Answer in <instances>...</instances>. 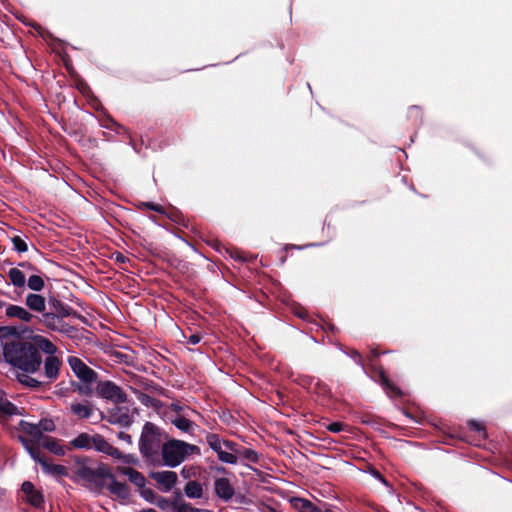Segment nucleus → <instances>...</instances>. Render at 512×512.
Returning a JSON list of instances; mask_svg holds the SVG:
<instances>
[{
    "mask_svg": "<svg viewBox=\"0 0 512 512\" xmlns=\"http://www.w3.org/2000/svg\"><path fill=\"white\" fill-rule=\"evenodd\" d=\"M18 19L25 26L32 27L34 30H36L38 35L40 37H42L43 39H45L46 41H52V42L58 41V39L56 37H54V35L49 30L43 29L39 24H37L35 22L28 21L25 18H18Z\"/></svg>",
    "mask_w": 512,
    "mask_h": 512,
    "instance_id": "b1692460",
    "label": "nucleus"
},
{
    "mask_svg": "<svg viewBox=\"0 0 512 512\" xmlns=\"http://www.w3.org/2000/svg\"><path fill=\"white\" fill-rule=\"evenodd\" d=\"M12 241H13L14 249L17 250L18 252H25V251H27V245L24 242V240H22L20 237L15 236L12 239Z\"/></svg>",
    "mask_w": 512,
    "mask_h": 512,
    "instance_id": "ea45409f",
    "label": "nucleus"
},
{
    "mask_svg": "<svg viewBox=\"0 0 512 512\" xmlns=\"http://www.w3.org/2000/svg\"><path fill=\"white\" fill-rule=\"evenodd\" d=\"M193 454L200 455V448L181 440L172 439L162 446V458L169 467L180 465Z\"/></svg>",
    "mask_w": 512,
    "mask_h": 512,
    "instance_id": "f03ea898",
    "label": "nucleus"
},
{
    "mask_svg": "<svg viewBox=\"0 0 512 512\" xmlns=\"http://www.w3.org/2000/svg\"><path fill=\"white\" fill-rule=\"evenodd\" d=\"M155 505L163 511H174L175 501L162 496H158L155 499Z\"/></svg>",
    "mask_w": 512,
    "mask_h": 512,
    "instance_id": "72a5a7b5",
    "label": "nucleus"
},
{
    "mask_svg": "<svg viewBox=\"0 0 512 512\" xmlns=\"http://www.w3.org/2000/svg\"><path fill=\"white\" fill-rule=\"evenodd\" d=\"M468 424H469V426H470L472 429H474V430H476V431H479V432H480V431H482V430H483V426H482V424H481V423H479V422H477V421L472 420V421H469V422H468Z\"/></svg>",
    "mask_w": 512,
    "mask_h": 512,
    "instance_id": "de8ad7c7",
    "label": "nucleus"
},
{
    "mask_svg": "<svg viewBox=\"0 0 512 512\" xmlns=\"http://www.w3.org/2000/svg\"><path fill=\"white\" fill-rule=\"evenodd\" d=\"M110 447L111 444L108 443L103 436L99 434L93 435L92 448L96 451L106 454L109 452Z\"/></svg>",
    "mask_w": 512,
    "mask_h": 512,
    "instance_id": "2f4dec72",
    "label": "nucleus"
},
{
    "mask_svg": "<svg viewBox=\"0 0 512 512\" xmlns=\"http://www.w3.org/2000/svg\"><path fill=\"white\" fill-rule=\"evenodd\" d=\"M326 429L333 433H339L344 430V425L340 422H333L326 426Z\"/></svg>",
    "mask_w": 512,
    "mask_h": 512,
    "instance_id": "a19ab883",
    "label": "nucleus"
},
{
    "mask_svg": "<svg viewBox=\"0 0 512 512\" xmlns=\"http://www.w3.org/2000/svg\"><path fill=\"white\" fill-rule=\"evenodd\" d=\"M3 357L12 366L21 370L17 380L28 387L39 388L43 381L30 374L38 373L42 358L37 348L30 342L16 340L3 344Z\"/></svg>",
    "mask_w": 512,
    "mask_h": 512,
    "instance_id": "f257e3e1",
    "label": "nucleus"
},
{
    "mask_svg": "<svg viewBox=\"0 0 512 512\" xmlns=\"http://www.w3.org/2000/svg\"><path fill=\"white\" fill-rule=\"evenodd\" d=\"M18 414H20L19 408L8 400L4 392L0 391V422L4 423Z\"/></svg>",
    "mask_w": 512,
    "mask_h": 512,
    "instance_id": "4468645a",
    "label": "nucleus"
},
{
    "mask_svg": "<svg viewBox=\"0 0 512 512\" xmlns=\"http://www.w3.org/2000/svg\"><path fill=\"white\" fill-rule=\"evenodd\" d=\"M407 117L414 125H421L423 122V113L420 106L412 105L408 109Z\"/></svg>",
    "mask_w": 512,
    "mask_h": 512,
    "instance_id": "473e14b6",
    "label": "nucleus"
},
{
    "mask_svg": "<svg viewBox=\"0 0 512 512\" xmlns=\"http://www.w3.org/2000/svg\"><path fill=\"white\" fill-rule=\"evenodd\" d=\"M68 363L74 374L84 383L97 380V373L77 357H70Z\"/></svg>",
    "mask_w": 512,
    "mask_h": 512,
    "instance_id": "1a4fd4ad",
    "label": "nucleus"
},
{
    "mask_svg": "<svg viewBox=\"0 0 512 512\" xmlns=\"http://www.w3.org/2000/svg\"><path fill=\"white\" fill-rule=\"evenodd\" d=\"M24 446L31 458L38 462L44 473L53 477H63L68 475V470L63 465L49 463L45 458L41 457L39 447H35L29 442H24Z\"/></svg>",
    "mask_w": 512,
    "mask_h": 512,
    "instance_id": "423d86ee",
    "label": "nucleus"
},
{
    "mask_svg": "<svg viewBox=\"0 0 512 512\" xmlns=\"http://www.w3.org/2000/svg\"><path fill=\"white\" fill-rule=\"evenodd\" d=\"M40 444L55 455L63 456L65 454L60 441L55 438L44 437Z\"/></svg>",
    "mask_w": 512,
    "mask_h": 512,
    "instance_id": "5701e85b",
    "label": "nucleus"
},
{
    "mask_svg": "<svg viewBox=\"0 0 512 512\" xmlns=\"http://www.w3.org/2000/svg\"><path fill=\"white\" fill-rule=\"evenodd\" d=\"M307 87H308V89L310 90V92L312 93V88H311L310 83H307Z\"/></svg>",
    "mask_w": 512,
    "mask_h": 512,
    "instance_id": "052dcab7",
    "label": "nucleus"
},
{
    "mask_svg": "<svg viewBox=\"0 0 512 512\" xmlns=\"http://www.w3.org/2000/svg\"><path fill=\"white\" fill-rule=\"evenodd\" d=\"M108 421L111 424L128 427L132 423V417L126 409L118 407L109 413Z\"/></svg>",
    "mask_w": 512,
    "mask_h": 512,
    "instance_id": "dca6fc26",
    "label": "nucleus"
},
{
    "mask_svg": "<svg viewBox=\"0 0 512 512\" xmlns=\"http://www.w3.org/2000/svg\"><path fill=\"white\" fill-rule=\"evenodd\" d=\"M118 438L123 441H126L127 443H131V436L125 432H120L118 434Z\"/></svg>",
    "mask_w": 512,
    "mask_h": 512,
    "instance_id": "3c124183",
    "label": "nucleus"
},
{
    "mask_svg": "<svg viewBox=\"0 0 512 512\" xmlns=\"http://www.w3.org/2000/svg\"><path fill=\"white\" fill-rule=\"evenodd\" d=\"M174 511L175 512H200V509L194 508L190 503H187L182 499H177V500H175Z\"/></svg>",
    "mask_w": 512,
    "mask_h": 512,
    "instance_id": "f704fd0d",
    "label": "nucleus"
},
{
    "mask_svg": "<svg viewBox=\"0 0 512 512\" xmlns=\"http://www.w3.org/2000/svg\"><path fill=\"white\" fill-rule=\"evenodd\" d=\"M227 253H229V255L236 259L237 261H240V262H245L246 261V258L238 251H231L230 249H227Z\"/></svg>",
    "mask_w": 512,
    "mask_h": 512,
    "instance_id": "c03bdc74",
    "label": "nucleus"
},
{
    "mask_svg": "<svg viewBox=\"0 0 512 512\" xmlns=\"http://www.w3.org/2000/svg\"><path fill=\"white\" fill-rule=\"evenodd\" d=\"M33 340V345L37 348L38 351L40 349L44 353L48 354V356H55L54 354L57 351V347L49 339L38 335L35 336Z\"/></svg>",
    "mask_w": 512,
    "mask_h": 512,
    "instance_id": "4be33fe9",
    "label": "nucleus"
},
{
    "mask_svg": "<svg viewBox=\"0 0 512 512\" xmlns=\"http://www.w3.org/2000/svg\"><path fill=\"white\" fill-rule=\"evenodd\" d=\"M143 496L144 498L149 501V502H154L155 503V499L157 498L154 494V492L152 490H146L143 492Z\"/></svg>",
    "mask_w": 512,
    "mask_h": 512,
    "instance_id": "49530a36",
    "label": "nucleus"
},
{
    "mask_svg": "<svg viewBox=\"0 0 512 512\" xmlns=\"http://www.w3.org/2000/svg\"><path fill=\"white\" fill-rule=\"evenodd\" d=\"M116 259H117V261H119V262H124V261H125V257H124L123 255H118V256L116 257Z\"/></svg>",
    "mask_w": 512,
    "mask_h": 512,
    "instance_id": "5fc2aeb1",
    "label": "nucleus"
},
{
    "mask_svg": "<svg viewBox=\"0 0 512 512\" xmlns=\"http://www.w3.org/2000/svg\"><path fill=\"white\" fill-rule=\"evenodd\" d=\"M159 446L160 435L157 427L150 422L145 423L139 441L141 453L146 457H150L157 452Z\"/></svg>",
    "mask_w": 512,
    "mask_h": 512,
    "instance_id": "39448f33",
    "label": "nucleus"
},
{
    "mask_svg": "<svg viewBox=\"0 0 512 512\" xmlns=\"http://www.w3.org/2000/svg\"><path fill=\"white\" fill-rule=\"evenodd\" d=\"M172 423L181 431L192 434L196 425L183 416H177L172 420Z\"/></svg>",
    "mask_w": 512,
    "mask_h": 512,
    "instance_id": "c756f323",
    "label": "nucleus"
},
{
    "mask_svg": "<svg viewBox=\"0 0 512 512\" xmlns=\"http://www.w3.org/2000/svg\"><path fill=\"white\" fill-rule=\"evenodd\" d=\"M298 316H299V317H301V318H305L306 313H304V312H299V313H298Z\"/></svg>",
    "mask_w": 512,
    "mask_h": 512,
    "instance_id": "13d9d810",
    "label": "nucleus"
},
{
    "mask_svg": "<svg viewBox=\"0 0 512 512\" xmlns=\"http://www.w3.org/2000/svg\"><path fill=\"white\" fill-rule=\"evenodd\" d=\"M22 492L24 493L27 502L31 505L39 507L43 503L42 494L34 489V485L31 482L25 481L22 484Z\"/></svg>",
    "mask_w": 512,
    "mask_h": 512,
    "instance_id": "6ab92c4d",
    "label": "nucleus"
},
{
    "mask_svg": "<svg viewBox=\"0 0 512 512\" xmlns=\"http://www.w3.org/2000/svg\"><path fill=\"white\" fill-rule=\"evenodd\" d=\"M91 383H84V384H74L75 390H77L81 395L85 396H91L92 395V388L90 387Z\"/></svg>",
    "mask_w": 512,
    "mask_h": 512,
    "instance_id": "58836bf2",
    "label": "nucleus"
},
{
    "mask_svg": "<svg viewBox=\"0 0 512 512\" xmlns=\"http://www.w3.org/2000/svg\"><path fill=\"white\" fill-rule=\"evenodd\" d=\"M130 145L136 153H139V149L137 148L136 144L132 139H130Z\"/></svg>",
    "mask_w": 512,
    "mask_h": 512,
    "instance_id": "864d4df0",
    "label": "nucleus"
},
{
    "mask_svg": "<svg viewBox=\"0 0 512 512\" xmlns=\"http://www.w3.org/2000/svg\"><path fill=\"white\" fill-rule=\"evenodd\" d=\"M38 426L40 429L41 434L43 435L44 432H52L55 430V424L50 419H42L38 422Z\"/></svg>",
    "mask_w": 512,
    "mask_h": 512,
    "instance_id": "e433bc0d",
    "label": "nucleus"
},
{
    "mask_svg": "<svg viewBox=\"0 0 512 512\" xmlns=\"http://www.w3.org/2000/svg\"><path fill=\"white\" fill-rule=\"evenodd\" d=\"M381 377H382V382H383V384H384L385 386L389 387V388L393 391V393H395V394H398V393H399V391H398V389H397V388H395V387H393V386H391V385L389 384L388 379H387L384 375H382Z\"/></svg>",
    "mask_w": 512,
    "mask_h": 512,
    "instance_id": "09e8293b",
    "label": "nucleus"
},
{
    "mask_svg": "<svg viewBox=\"0 0 512 512\" xmlns=\"http://www.w3.org/2000/svg\"><path fill=\"white\" fill-rule=\"evenodd\" d=\"M75 474L87 482L90 487L99 488L103 485L104 479H113V474L107 466L99 465L93 468L85 463L78 464Z\"/></svg>",
    "mask_w": 512,
    "mask_h": 512,
    "instance_id": "20e7f679",
    "label": "nucleus"
},
{
    "mask_svg": "<svg viewBox=\"0 0 512 512\" xmlns=\"http://www.w3.org/2000/svg\"><path fill=\"white\" fill-rule=\"evenodd\" d=\"M120 461L124 464H131V465H136L138 463V459L132 454H126V455L122 454V458Z\"/></svg>",
    "mask_w": 512,
    "mask_h": 512,
    "instance_id": "79ce46f5",
    "label": "nucleus"
},
{
    "mask_svg": "<svg viewBox=\"0 0 512 512\" xmlns=\"http://www.w3.org/2000/svg\"><path fill=\"white\" fill-rule=\"evenodd\" d=\"M29 330L27 328L17 326H1L0 327V341L2 342L10 336H20Z\"/></svg>",
    "mask_w": 512,
    "mask_h": 512,
    "instance_id": "c85d7f7f",
    "label": "nucleus"
},
{
    "mask_svg": "<svg viewBox=\"0 0 512 512\" xmlns=\"http://www.w3.org/2000/svg\"><path fill=\"white\" fill-rule=\"evenodd\" d=\"M152 478L164 492L170 491L177 483L178 476L174 471H159L152 474Z\"/></svg>",
    "mask_w": 512,
    "mask_h": 512,
    "instance_id": "f8f14e48",
    "label": "nucleus"
},
{
    "mask_svg": "<svg viewBox=\"0 0 512 512\" xmlns=\"http://www.w3.org/2000/svg\"><path fill=\"white\" fill-rule=\"evenodd\" d=\"M145 205L150 210H154L166 216V218L173 222V224H187V222L189 221L184 217L183 213L176 208H173L171 211L166 212L161 205L156 204L154 202H148Z\"/></svg>",
    "mask_w": 512,
    "mask_h": 512,
    "instance_id": "ddd939ff",
    "label": "nucleus"
},
{
    "mask_svg": "<svg viewBox=\"0 0 512 512\" xmlns=\"http://www.w3.org/2000/svg\"><path fill=\"white\" fill-rule=\"evenodd\" d=\"M25 304L32 311L42 314L45 313L46 301L40 294H28L25 299Z\"/></svg>",
    "mask_w": 512,
    "mask_h": 512,
    "instance_id": "aec40b11",
    "label": "nucleus"
},
{
    "mask_svg": "<svg viewBox=\"0 0 512 512\" xmlns=\"http://www.w3.org/2000/svg\"><path fill=\"white\" fill-rule=\"evenodd\" d=\"M27 284L33 291H41L44 288V280L38 275L30 276Z\"/></svg>",
    "mask_w": 512,
    "mask_h": 512,
    "instance_id": "c9c22d12",
    "label": "nucleus"
},
{
    "mask_svg": "<svg viewBox=\"0 0 512 512\" xmlns=\"http://www.w3.org/2000/svg\"><path fill=\"white\" fill-rule=\"evenodd\" d=\"M20 425H21L23 432L28 434L32 438L31 440H27V439L23 438L22 443L24 444V442L26 441V442L33 444L35 447H38L37 445H35L34 441L41 443V441L44 438V436H42V434L40 432L38 423H30V422L21 421Z\"/></svg>",
    "mask_w": 512,
    "mask_h": 512,
    "instance_id": "a211bd4d",
    "label": "nucleus"
},
{
    "mask_svg": "<svg viewBox=\"0 0 512 512\" xmlns=\"http://www.w3.org/2000/svg\"><path fill=\"white\" fill-rule=\"evenodd\" d=\"M184 493L190 499H199L203 496V487L197 481H189L184 487Z\"/></svg>",
    "mask_w": 512,
    "mask_h": 512,
    "instance_id": "bb28decb",
    "label": "nucleus"
},
{
    "mask_svg": "<svg viewBox=\"0 0 512 512\" xmlns=\"http://www.w3.org/2000/svg\"><path fill=\"white\" fill-rule=\"evenodd\" d=\"M118 471L121 474L127 476L128 479L130 480V482H132L135 486H137L139 488H142L145 486L146 479L143 476V474H141L137 470H135L131 467L120 466V467H118Z\"/></svg>",
    "mask_w": 512,
    "mask_h": 512,
    "instance_id": "412c9836",
    "label": "nucleus"
},
{
    "mask_svg": "<svg viewBox=\"0 0 512 512\" xmlns=\"http://www.w3.org/2000/svg\"><path fill=\"white\" fill-rule=\"evenodd\" d=\"M107 455H110L112 456L113 458L115 459H118V460H121L122 458V453L117 449L115 448L114 446L111 445L110 449H109V452L106 453Z\"/></svg>",
    "mask_w": 512,
    "mask_h": 512,
    "instance_id": "a18cd8bd",
    "label": "nucleus"
},
{
    "mask_svg": "<svg viewBox=\"0 0 512 512\" xmlns=\"http://www.w3.org/2000/svg\"><path fill=\"white\" fill-rule=\"evenodd\" d=\"M214 489L216 495L225 500H230L234 495V488L227 478H217L214 482Z\"/></svg>",
    "mask_w": 512,
    "mask_h": 512,
    "instance_id": "2eb2a0df",
    "label": "nucleus"
},
{
    "mask_svg": "<svg viewBox=\"0 0 512 512\" xmlns=\"http://www.w3.org/2000/svg\"><path fill=\"white\" fill-rule=\"evenodd\" d=\"M206 442L217 453L220 461L228 464L237 463V453H239V450L236 443L221 439L217 434L213 433L206 436Z\"/></svg>",
    "mask_w": 512,
    "mask_h": 512,
    "instance_id": "7ed1b4c3",
    "label": "nucleus"
},
{
    "mask_svg": "<svg viewBox=\"0 0 512 512\" xmlns=\"http://www.w3.org/2000/svg\"><path fill=\"white\" fill-rule=\"evenodd\" d=\"M61 367V361L57 356H47L44 360V373H38L36 378L43 381V384L54 382L58 376Z\"/></svg>",
    "mask_w": 512,
    "mask_h": 512,
    "instance_id": "9b49d317",
    "label": "nucleus"
},
{
    "mask_svg": "<svg viewBox=\"0 0 512 512\" xmlns=\"http://www.w3.org/2000/svg\"><path fill=\"white\" fill-rule=\"evenodd\" d=\"M149 219H150L154 224H159V223L157 222V220L155 219V217H154V216L149 217Z\"/></svg>",
    "mask_w": 512,
    "mask_h": 512,
    "instance_id": "4d7b16f0",
    "label": "nucleus"
},
{
    "mask_svg": "<svg viewBox=\"0 0 512 512\" xmlns=\"http://www.w3.org/2000/svg\"><path fill=\"white\" fill-rule=\"evenodd\" d=\"M409 188H410V190L415 191V187H414V185H413V184H411Z\"/></svg>",
    "mask_w": 512,
    "mask_h": 512,
    "instance_id": "680f3d73",
    "label": "nucleus"
},
{
    "mask_svg": "<svg viewBox=\"0 0 512 512\" xmlns=\"http://www.w3.org/2000/svg\"><path fill=\"white\" fill-rule=\"evenodd\" d=\"M109 121H110V125H101V126L106 128V129H111V130L114 127L122 128V126L119 123H117L115 120L109 119Z\"/></svg>",
    "mask_w": 512,
    "mask_h": 512,
    "instance_id": "8fccbe9b",
    "label": "nucleus"
},
{
    "mask_svg": "<svg viewBox=\"0 0 512 512\" xmlns=\"http://www.w3.org/2000/svg\"><path fill=\"white\" fill-rule=\"evenodd\" d=\"M11 283L16 287H24L26 283L25 274L18 268H11L8 272Z\"/></svg>",
    "mask_w": 512,
    "mask_h": 512,
    "instance_id": "7c9ffc66",
    "label": "nucleus"
},
{
    "mask_svg": "<svg viewBox=\"0 0 512 512\" xmlns=\"http://www.w3.org/2000/svg\"><path fill=\"white\" fill-rule=\"evenodd\" d=\"M110 480L111 483L109 485V491L121 499H127L129 496L128 486L124 483L116 481L114 477Z\"/></svg>",
    "mask_w": 512,
    "mask_h": 512,
    "instance_id": "cd10ccee",
    "label": "nucleus"
},
{
    "mask_svg": "<svg viewBox=\"0 0 512 512\" xmlns=\"http://www.w3.org/2000/svg\"><path fill=\"white\" fill-rule=\"evenodd\" d=\"M96 393L99 397L112 401L115 404L127 401V395L118 385L111 381L98 382Z\"/></svg>",
    "mask_w": 512,
    "mask_h": 512,
    "instance_id": "0eeeda50",
    "label": "nucleus"
},
{
    "mask_svg": "<svg viewBox=\"0 0 512 512\" xmlns=\"http://www.w3.org/2000/svg\"><path fill=\"white\" fill-rule=\"evenodd\" d=\"M93 442V435L88 433H81L73 440H71L70 444L77 449H91Z\"/></svg>",
    "mask_w": 512,
    "mask_h": 512,
    "instance_id": "a878e982",
    "label": "nucleus"
},
{
    "mask_svg": "<svg viewBox=\"0 0 512 512\" xmlns=\"http://www.w3.org/2000/svg\"><path fill=\"white\" fill-rule=\"evenodd\" d=\"M291 502L293 507L300 512H325L327 508L326 504L316 505L303 498H293Z\"/></svg>",
    "mask_w": 512,
    "mask_h": 512,
    "instance_id": "f3484780",
    "label": "nucleus"
},
{
    "mask_svg": "<svg viewBox=\"0 0 512 512\" xmlns=\"http://www.w3.org/2000/svg\"><path fill=\"white\" fill-rule=\"evenodd\" d=\"M37 321L41 322L46 328L51 331L59 332L68 336H71L75 329L73 326L66 323L62 317L55 313H43L41 317L36 318Z\"/></svg>",
    "mask_w": 512,
    "mask_h": 512,
    "instance_id": "6e6552de",
    "label": "nucleus"
},
{
    "mask_svg": "<svg viewBox=\"0 0 512 512\" xmlns=\"http://www.w3.org/2000/svg\"><path fill=\"white\" fill-rule=\"evenodd\" d=\"M63 315L64 316L69 315V312L67 310H63Z\"/></svg>",
    "mask_w": 512,
    "mask_h": 512,
    "instance_id": "bf43d9fd",
    "label": "nucleus"
},
{
    "mask_svg": "<svg viewBox=\"0 0 512 512\" xmlns=\"http://www.w3.org/2000/svg\"><path fill=\"white\" fill-rule=\"evenodd\" d=\"M184 337L186 338L185 335H184ZM201 339H202V336L200 334L192 333L187 337V344L196 345L201 341Z\"/></svg>",
    "mask_w": 512,
    "mask_h": 512,
    "instance_id": "37998d69",
    "label": "nucleus"
},
{
    "mask_svg": "<svg viewBox=\"0 0 512 512\" xmlns=\"http://www.w3.org/2000/svg\"><path fill=\"white\" fill-rule=\"evenodd\" d=\"M4 308V315L10 320H18L23 323H33L37 316L33 315L25 307L14 304H1Z\"/></svg>",
    "mask_w": 512,
    "mask_h": 512,
    "instance_id": "9d476101",
    "label": "nucleus"
},
{
    "mask_svg": "<svg viewBox=\"0 0 512 512\" xmlns=\"http://www.w3.org/2000/svg\"><path fill=\"white\" fill-rule=\"evenodd\" d=\"M373 475L379 479L381 482H383L384 484H386V480L381 476V474L378 472V471H373Z\"/></svg>",
    "mask_w": 512,
    "mask_h": 512,
    "instance_id": "603ef678",
    "label": "nucleus"
},
{
    "mask_svg": "<svg viewBox=\"0 0 512 512\" xmlns=\"http://www.w3.org/2000/svg\"><path fill=\"white\" fill-rule=\"evenodd\" d=\"M140 512H157V511L152 508H149V509L142 510Z\"/></svg>",
    "mask_w": 512,
    "mask_h": 512,
    "instance_id": "6e6d98bb",
    "label": "nucleus"
},
{
    "mask_svg": "<svg viewBox=\"0 0 512 512\" xmlns=\"http://www.w3.org/2000/svg\"><path fill=\"white\" fill-rule=\"evenodd\" d=\"M70 409L74 415L81 419L90 418L93 413V406L91 404L72 403Z\"/></svg>",
    "mask_w": 512,
    "mask_h": 512,
    "instance_id": "393cba45",
    "label": "nucleus"
},
{
    "mask_svg": "<svg viewBox=\"0 0 512 512\" xmlns=\"http://www.w3.org/2000/svg\"><path fill=\"white\" fill-rule=\"evenodd\" d=\"M239 455L243 456L247 461L256 463L258 461V454L252 449L239 450Z\"/></svg>",
    "mask_w": 512,
    "mask_h": 512,
    "instance_id": "4c0bfd02",
    "label": "nucleus"
}]
</instances>
